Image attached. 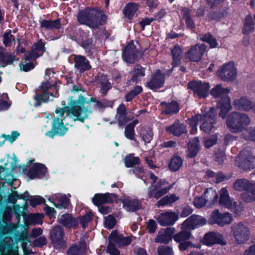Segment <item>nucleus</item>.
Listing matches in <instances>:
<instances>
[{
  "mask_svg": "<svg viewBox=\"0 0 255 255\" xmlns=\"http://www.w3.org/2000/svg\"><path fill=\"white\" fill-rule=\"evenodd\" d=\"M217 141V136L216 135H213L204 139V145L206 148H209L215 145Z\"/></svg>",
  "mask_w": 255,
  "mask_h": 255,
  "instance_id": "59",
  "label": "nucleus"
},
{
  "mask_svg": "<svg viewBox=\"0 0 255 255\" xmlns=\"http://www.w3.org/2000/svg\"><path fill=\"white\" fill-rule=\"evenodd\" d=\"M166 129L167 132L175 136H179L187 131L185 126L178 121L175 122L170 127H167Z\"/></svg>",
  "mask_w": 255,
  "mask_h": 255,
  "instance_id": "31",
  "label": "nucleus"
},
{
  "mask_svg": "<svg viewBox=\"0 0 255 255\" xmlns=\"http://www.w3.org/2000/svg\"><path fill=\"white\" fill-rule=\"evenodd\" d=\"M33 59H29L28 60H26V57H25L24 63H21L20 64V69L25 72H27L34 67V64L33 62H31V60Z\"/></svg>",
  "mask_w": 255,
  "mask_h": 255,
  "instance_id": "57",
  "label": "nucleus"
},
{
  "mask_svg": "<svg viewBox=\"0 0 255 255\" xmlns=\"http://www.w3.org/2000/svg\"><path fill=\"white\" fill-rule=\"evenodd\" d=\"M86 246L85 242H81L79 247L72 246L67 253L68 255H85Z\"/></svg>",
  "mask_w": 255,
  "mask_h": 255,
  "instance_id": "37",
  "label": "nucleus"
},
{
  "mask_svg": "<svg viewBox=\"0 0 255 255\" xmlns=\"http://www.w3.org/2000/svg\"><path fill=\"white\" fill-rule=\"evenodd\" d=\"M59 222L63 226L70 228H75L78 224V221L76 218H74L70 214H63L59 218Z\"/></svg>",
  "mask_w": 255,
  "mask_h": 255,
  "instance_id": "29",
  "label": "nucleus"
},
{
  "mask_svg": "<svg viewBox=\"0 0 255 255\" xmlns=\"http://www.w3.org/2000/svg\"><path fill=\"white\" fill-rule=\"evenodd\" d=\"M3 43L5 46H10L12 42L14 41V38L11 34V31L7 32L4 33L3 35Z\"/></svg>",
  "mask_w": 255,
  "mask_h": 255,
  "instance_id": "55",
  "label": "nucleus"
},
{
  "mask_svg": "<svg viewBox=\"0 0 255 255\" xmlns=\"http://www.w3.org/2000/svg\"><path fill=\"white\" fill-rule=\"evenodd\" d=\"M158 255H173L171 248L166 246H161L158 248Z\"/></svg>",
  "mask_w": 255,
  "mask_h": 255,
  "instance_id": "62",
  "label": "nucleus"
},
{
  "mask_svg": "<svg viewBox=\"0 0 255 255\" xmlns=\"http://www.w3.org/2000/svg\"><path fill=\"white\" fill-rule=\"evenodd\" d=\"M172 187V186L166 180H160L156 185L152 184L150 186L148 193V197H154L157 199L167 193Z\"/></svg>",
  "mask_w": 255,
  "mask_h": 255,
  "instance_id": "4",
  "label": "nucleus"
},
{
  "mask_svg": "<svg viewBox=\"0 0 255 255\" xmlns=\"http://www.w3.org/2000/svg\"><path fill=\"white\" fill-rule=\"evenodd\" d=\"M144 75L145 68L140 65H137L135 66L133 70L132 75L130 80L136 83L140 81L141 78Z\"/></svg>",
  "mask_w": 255,
  "mask_h": 255,
  "instance_id": "38",
  "label": "nucleus"
},
{
  "mask_svg": "<svg viewBox=\"0 0 255 255\" xmlns=\"http://www.w3.org/2000/svg\"><path fill=\"white\" fill-rule=\"evenodd\" d=\"M139 121L137 120H134L132 122L128 124L125 129V136L128 139L134 141L137 145H138V142L134 137V127L138 124Z\"/></svg>",
  "mask_w": 255,
  "mask_h": 255,
  "instance_id": "32",
  "label": "nucleus"
},
{
  "mask_svg": "<svg viewBox=\"0 0 255 255\" xmlns=\"http://www.w3.org/2000/svg\"><path fill=\"white\" fill-rule=\"evenodd\" d=\"M63 231L61 227L57 226L54 228L50 234V239L55 248H58L63 244Z\"/></svg>",
  "mask_w": 255,
  "mask_h": 255,
  "instance_id": "20",
  "label": "nucleus"
},
{
  "mask_svg": "<svg viewBox=\"0 0 255 255\" xmlns=\"http://www.w3.org/2000/svg\"><path fill=\"white\" fill-rule=\"evenodd\" d=\"M188 86L200 98H205L208 95L210 86L208 83L194 81L189 83Z\"/></svg>",
  "mask_w": 255,
  "mask_h": 255,
  "instance_id": "13",
  "label": "nucleus"
},
{
  "mask_svg": "<svg viewBox=\"0 0 255 255\" xmlns=\"http://www.w3.org/2000/svg\"><path fill=\"white\" fill-rule=\"evenodd\" d=\"M204 44H197L190 48L185 54V58L190 61L198 62L206 50Z\"/></svg>",
  "mask_w": 255,
  "mask_h": 255,
  "instance_id": "9",
  "label": "nucleus"
},
{
  "mask_svg": "<svg viewBox=\"0 0 255 255\" xmlns=\"http://www.w3.org/2000/svg\"><path fill=\"white\" fill-rule=\"evenodd\" d=\"M171 240L170 237L167 236V234L163 230H160L155 239V242L158 243H167Z\"/></svg>",
  "mask_w": 255,
  "mask_h": 255,
  "instance_id": "50",
  "label": "nucleus"
},
{
  "mask_svg": "<svg viewBox=\"0 0 255 255\" xmlns=\"http://www.w3.org/2000/svg\"><path fill=\"white\" fill-rule=\"evenodd\" d=\"M51 84L47 81L45 82H42L39 88V95H36L34 96L35 103L34 106L37 107L40 105L42 102H47L49 101L47 95V91L50 87Z\"/></svg>",
  "mask_w": 255,
  "mask_h": 255,
  "instance_id": "15",
  "label": "nucleus"
},
{
  "mask_svg": "<svg viewBox=\"0 0 255 255\" xmlns=\"http://www.w3.org/2000/svg\"><path fill=\"white\" fill-rule=\"evenodd\" d=\"M250 122L246 115H240V138L255 141V128L247 127Z\"/></svg>",
  "mask_w": 255,
  "mask_h": 255,
  "instance_id": "3",
  "label": "nucleus"
},
{
  "mask_svg": "<svg viewBox=\"0 0 255 255\" xmlns=\"http://www.w3.org/2000/svg\"><path fill=\"white\" fill-rule=\"evenodd\" d=\"M164 83V76L161 73L159 70H157L153 75L151 80L147 83V86L151 90L156 91L163 86Z\"/></svg>",
  "mask_w": 255,
  "mask_h": 255,
  "instance_id": "18",
  "label": "nucleus"
},
{
  "mask_svg": "<svg viewBox=\"0 0 255 255\" xmlns=\"http://www.w3.org/2000/svg\"><path fill=\"white\" fill-rule=\"evenodd\" d=\"M191 237L190 231L187 228H183V224L181 225V231L176 234L173 239L174 241L178 243L185 242L188 240Z\"/></svg>",
  "mask_w": 255,
  "mask_h": 255,
  "instance_id": "33",
  "label": "nucleus"
},
{
  "mask_svg": "<svg viewBox=\"0 0 255 255\" xmlns=\"http://www.w3.org/2000/svg\"><path fill=\"white\" fill-rule=\"evenodd\" d=\"M189 153L188 156L193 158L195 156L199 150V139L198 137H194L189 141L188 145Z\"/></svg>",
  "mask_w": 255,
  "mask_h": 255,
  "instance_id": "34",
  "label": "nucleus"
},
{
  "mask_svg": "<svg viewBox=\"0 0 255 255\" xmlns=\"http://www.w3.org/2000/svg\"><path fill=\"white\" fill-rule=\"evenodd\" d=\"M44 51V44L40 40L32 46L31 52L26 56V60L36 59L41 56Z\"/></svg>",
  "mask_w": 255,
  "mask_h": 255,
  "instance_id": "21",
  "label": "nucleus"
},
{
  "mask_svg": "<svg viewBox=\"0 0 255 255\" xmlns=\"http://www.w3.org/2000/svg\"><path fill=\"white\" fill-rule=\"evenodd\" d=\"M200 115H197L193 116L192 118L189 120V124L191 127L190 133L192 134H196L197 131V126L198 122L199 121Z\"/></svg>",
  "mask_w": 255,
  "mask_h": 255,
  "instance_id": "48",
  "label": "nucleus"
},
{
  "mask_svg": "<svg viewBox=\"0 0 255 255\" xmlns=\"http://www.w3.org/2000/svg\"><path fill=\"white\" fill-rule=\"evenodd\" d=\"M182 163V160L179 156H174L171 159L169 167L171 170L176 171L181 167Z\"/></svg>",
  "mask_w": 255,
  "mask_h": 255,
  "instance_id": "44",
  "label": "nucleus"
},
{
  "mask_svg": "<svg viewBox=\"0 0 255 255\" xmlns=\"http://www.w3.org/2000/svg\"><path fill=\"white\" fill-rule=\"evenodd\" d=\"M136 51L132 42L129 43L123 52V58L127 63H133L136 60Z\"/></svg>",
  "mask_w": 255,
  "mask_h": 255,
  "instance_id": "24",
  "label": "nucleus"
},
{
  "mask_svg": "<svg viewBox=\"0 0 255 255\" xmlns=\"http://www.w3.org/2000/svg\"><path fill=\"white\" fill-rule=\"evenodd\" d=\"M30 205L35 207L44 202V199L40 196H35L29 199Z\"/></svg>",
  "mask_w": 255,
  "mask_h": 255,
  "instance_id": "64",
  "label": "nucleus"
},
{
  "mask_svg": "<svg viewBox=\"0 0 255 255\" xmlns=\"http://www.w3.org/2000/svg\"><path fill=\"white\" fill-rule=\"evenodd\" d=\"M70 194H55L49 198V200L58 209L66 208L70 204Z\"/></svg>",
  "mask_w": 255,
  "mask_h": 255,
  "instance_id": "11",
  "label": "nucleus"
},
{
  "mask_svg": "<svg viewBox=\"0 0 255 255\" xmlns=\"http://www.w3.org/2000/svg\"><path fill=\"white\" fill-rule=\"evenodd\" d=\"M139 157L134 156L132 154L128 155L125 159V165L127 167H131L139 163Z\"/></svg>",
  "mask_w": 255,
  "mask_h": 255,
  "instance_id": "47",
  "label": "nucleus"
},
{
  "mask_svg": "<svg viewBox=\"0 0 255 255\" xmlns=\"http://www.w3.org/2000/svg\"><path fill=\"white\" fill-rule=\"evenodd\" d=\"M182 224L184 229L187 228L191 231L205 225L206 220L202 216L193 215L187 218Z\"/></svg>",
  "mask_w": 255,
  "mask_h": 255,
  "instance_id": "12",
  "label": "nucleus"
},
{
  "mask_svg": "<svg viewBox=\"0 0 255 255\" xmlns=\"http://www.w3.org/2000/svg\"><path fill=\"white\" fill-rule=\"evenodd\" d=\"M220 204L226 208L233 210L235 209L237 204L229 197L228 191L226 188H222L220 190Z\"/></svg>",
  "mask_w": 255,
  "mask_h": 255,
  "instance_id": "19",
  "label": "nucleus"
},
{
  "mask_svg": "<svg viewBox=\"0 0 255 255\" xmlns=\"http://www.w3.org/2000/svg\"><path fill=\"white\" fill-rule=\"evenodd\" d=\"M203 197L206 199L207 203L210 205L214 204L218 199V194L213 188L206 189L204 192Z\"/></svg>",
  "mask_w": 255,
  "mask_h": 255,
  "instance_id": "35",
  "label": "nucleus"
},
{
  "mask_svg": "<svg viewBox=\"0 0 255 255\" xmlns=\"http://www.w3.org/2000/svg\"><path fill=\"white\" fill-rule=\"evenodd\" d=\"M62 104L64 106L63 108H58L55 110V113L57 115L56 118H60L62 119L65 112H66L67 115L74 121L83 122L92 113L91 108L88 106V102H87L82 96L79 97V100H71L69 103V107L66 106L65 102H62Z\"/></svg>",
  "mask_w": 255,
  "mask_h": 255,
  "instance_id": "1",
  "label": "nucleus"
},
{
  "mask_svg": "<svg viewBox=\"0 0 255 255\" xmlns=\"http://www.w3.org/2000/svg\"><path fill=\"white\" fill-rule=\"evenodd\" d=\"M74 60L75 68L80 72L91 68L88 60L83 56L76 55L74 57Z\"/></svg>",
  "mask_w": 255,
  "mask_h": 255,
  "instance_id": "28",
  "label": "nucleus"
},
{
  "mask_svg": "<svg viewBox=\"0 0 255 255\" xmlns=\"http://www.w3.org/2000/svg\"><path fill=\"white\" fill-rule=\"evenodd\" d=\"M183 18L185 20L187 27L189 28H193L194 27V24L193 20L190 17L189 12L188 10L185 9L183 11Z\"/></svg>",
  "mask_w": 255,
  "mask_h": 255,
  "instance_id": "56",
  "label": "nucleus"
},
{
  "mask_svg": "<svg viewBox=\"0 0 255 255\" xmlns=\"http://www.w3.org/2000/svg\"><path fill=\"white\" fill-rule=\"evenodd\" d=\"M233 220V217L231 214L219 213L218 210H215L210 218L209 223L211 224H217L219 226H224L229 224Z\"/></svg>",
  "mask_w": 255,
  "mask_h": 255,
  "instance_id": "6",
  "label": "nucleus"
},
{
  "mask_svg": "<svg viewBox=\"0 0 255 255\" xmlns=\"http://www.w3.org/2000/svg\"><path fill=\"white\" fill-rule=\"evenodd\" d=\"M243 32L247 34L252 31L254 28V24L252 21V17L248 16L246 17L244 24Z\"/></svg>",
  "mask_w": 255,
  "mask_h": 255,
  "instance_id": "52",
  "label": "nucleus"
},
{
  "mask_svg": "<svg viewBox=\"0 0 255 255\" xmlns=\"http://www.w3.org/2000/svg\"><path fill=\"white\" fill-rule=\"evenodd\" d=\"M171 52L173 58L172 64L173 66H177L180 64L182 50L180 47L176 45L172 50Z\"/></svg>",
  "mask_w": 255,
  "mask_h": 255,
  "instance_id": "42",
  "label": "nucleus"
},
{
  "mask_svg": "<svg viewBox=\"0 0 255 255\" xmlns=\"http://www.w3.org/2000/svg\"><path fill=\"white\" fill-rule=\"evenodd\" d=\"M200 39L202 41L207 42L210 46L211 48H214L217 47L218 43L215 38L210 34H206L200 36Z\"/></svg>",
  "mask_w": 255,
  "mask_h": 255,
  "instance_id": "46",
  "label": "nucleus"
},
{
  "mask_svg": "<svg viewBox=\"0 0 255 255\" xmlns=\"http://www.w3.org/2000/svg\"><path fill=\"white\" fill-rule=\"evenodd\" d=\"M253 107L252 103L246 97H242L240 99V109L245 111H249Z\"/></svg>",
  "mask_w": 255,
  "mask_h": 255,
  "instance_id": "54",
  "label": "nucleus"
},
{
  "mask_svg": "<svg viewBox=\"0 0 255 255\" xmlns=\"http://www.w3.org/2000/svg\"><path fill=\"white\" fill-rule=\"evenodd\" d=\"M106 195L105 194H96L92 198L93 203L96 206L107 203Z\"/></svg>",
  "mask_w": 255,
  "mask_h": 255,
  "instance_id": "51",
  "label": "nucleus"
},
{
  "mask_svg": "<svg viewBox=\"0 0 255 255\" xmlns=\"http://www.w3.org/2000/svg\"><path fill=\"white\" fill-rule=\"evenodd\" d=\"M217 75L224 81H231L234 79L237 75V70L234 63L229 62L220 67L217 71Z\"/></svg>",
  "mask_w": 255,
  "mask_h": 255,
  "instance_id": "5",
  "label": "nucleus"
},
{
  "mask_svg": "<svg viewBox=\"0 0 255 255\" xmlns=\"http://www.w3.org/2000/svg\"><path fill=\"white\" fill-rule=\"evenodd\" d=\"M117 246L116 242H112L111 241V237L109 236V243L107 248L108 252L111 255H119L120 251L116 249Z\"/></svg>",
  "mask_w": 255,
  "mask_h": 255,
  "instance_id": "53",
  "label": "nucleus"
},
{
  "mask_svg": "<svg viewBox=\"0 0 255 255\" xmlns=\"http://www.w3.org/2000/svg\"><path fill=\"white\" fill-rule=\"evenodd\" d=\"M178 214L175 212L161 213L157 219L158 223L163 226H171L178 220Z\"/></svg>",
  "mask_w": 255,
  "mask_h": 255,
  "instance_id": "16",
  "label": "nucleus"
},
{
  "mask_svg": "<svg viewBox=\"0 0 255 255\" xmlns=\"http://www.w3.org/2000/svg\"><path fill=\"white\" fill-rule=\"evenodd\" d=\"M245 170H248L255 168V157L249 155L242 160L240 163V167Z\"/></svg>",
  "mask_w": 255,
  "mask_h": 255,
  "instance_id": "39",
  "label": "nucleus"
},
{
  "mask_svg": "<svg viewBox=\"0 0 255 255\" xmlns=\"http://www.w3.org/2000/svg\"><path fill=\"white\" fill-rule=\"evenodd\" d=\"M139 133L142 140L147 143L151 141L153 137V132L150 128L139 127Z\"/></svg>",
  "mask_w": 255,
  "mask_h": 255,
  "instance_id": "41",
  "label": "nucleus"
},
{
  "mask_svg": "<svg viewBox=\"0 0 255 255\" xmlns=\"http://www.w3.org/2000/svg\"><path fill=\"white\" fill-rule=\"evenodd\" d=\"M115 120L118 122L119 126H124L131 120L127 116L126 108L123 104H120L118 107Z\"/></svg>",
  "mask_w": 255,
  "mask_h": 255,
  "instance_id": "25",
  "label": "nucleus"
},
{
  "mask_svg": "<svg viewBox=\"0 0 255 255\" xmlns=\"http://www.w3.org/2000/svg\"><path fill=\"white\" fill-rule=\"evenodd\" d=\"M164 112L166 114H173L179 111V105L175 102L169 103H161V104Z\"/></svg>",
  "mask_w": 255,
  "mask_h": 255,
  "instance_id": "36",
  "label": "nucleus"
},
{
  "mask_svg": "<svg viewBox=\"0 0 255 255\" xmlns=\"http://www.w3.org/2000/svg\"><path fill=\"white\" fill-rule=\"evenodd\" d=\"M116 224V220L114 217L109 215L105 218V227L108 229H112Z\"/></svg>",
  "mask_w": 255,
  "mask_h": 255,
  "instance_id": "61",
  "label": "nucleus"
},
{
  "mask_svg": "<svg viewBox=\"0 0 255 255\" xmlns=\"http://www.w3.org/2000/svg\"><path fill=\"white\" fill-rule=\"evenodd\" d=\"M123 207L128 211H134L140 207V203L137 199H133L128 197H123L122 199Z\"/></svg>",
  "mask_w": 255,
  "mask_h": 255,
  "instance_id": "27",
  "label": "nucleus"
},
{
  "mask_svg": "<svg viewBox=\"0 0 255 255\" xmlns=\"http://www.w3.org/2000/svg\"><path fill=\"white\" fill-rule=\"evenodd\" d=\"M46 172L47 168L45 165L36 163L29 170L28 175L30 179L41 178L44 176Z\"/></svg>",
  "mask_w": 255,
  "mask_h": 255,
  "instance_id": "22",
  "label": "nucleus"
},
{
  "mask_svg": "<svg viewBox=\"0 0 255 255\" xmlns=\"http://www.w3.org/2000/svg\"><path fill=\"white\" fill-rule=\"evenodd\" d=\"M207 204V200L203 195L201 197H196L194 199V205L197 208H202Z\"/></svg>",
  "mask_w": 255,
  "mask_h": 255,
  "instance_id": "58",
  "label": "nucleus"
},
{
  "mask_svg": "<svg viewBox=\"0 0 255 255\" xmlns=\"http://www.w3.org/2000/svg\"><path fill=\"white\" fill-rule=\"evenodd\" d=\"M15 60H18V59L16 58L13 54H8L4 57L2 62L0 64L1 66L4 67L5 65L12 64Z\"/></svg>",
  "mask_w": 255,
  "mask_h": 255,
  "instance_id": "60",
  "label": "nucleus"
},
{
  "mask_svg": "<svg viewBox=\"0 0 255 255\" xmlns=\"http://www.w3.org/2000/svg\"><path fill=\"white\" fill-rule=\"evenodd\" d=\"M202 242L204 245L209 247L215 244H220L222 246L226 245V241L223 236L215 232L206 234L202 240Z\"/></svg>",
  "mask_w": 255,
  "mask_h": 255,
  "instance_id": "10",
  "label": "nucleus"
},
{
  "mask_svg": "<svg viewBox=\"0 0 255 255\" xmlns=\"http://www.w3.org/2000/svg\"><path fill=\"white\" fill-rule=\"evenodd\" d=\"M200 115L199 121L201 122L200 129L205 132L209 133L214 128L215 124V114L214 109H211L207 114Z\"/></svg>",
  "mask_w": 255,
  "mask_h": 255,
  "instance_id": "8",
  "label": "nucleus"
},
{
  "mask_svg": "<svg viewBox=\"0 0 255 255\" xmlns=\"http://www.w3.org/2000/svg\"><path fill=\"white\" fill-rule=\"evenodd\" d=\"M40 26L48 29H58L61 27V23L59 19L55 20H42L40 22Z\"/></svg>",
  "mask_w": 255,
  "mask_h": 255,
  "instance_id": "40",
  "label": "nucleus"
},
{
  "mask_svg": "<svg viewBox=\"0 0 255 255\" xmlns=\"http://www.w3.org/2000/svg\"><path fill=\"white\" fill-rule=\"evenodd\" d=\"M63 119L55 118L53 121L52 125V130L47 132L45 134L46 136L51 138H53L55 134L59 135H63L67 131L68 129L64 126V124L62 122Z\"/></svg>",
  "mask_w": 255,
  "mask_h": 255,
  "instance_id": "14",
  "label": "nucleus"
},
{
  "mask_svg": "<svg viewBox=\"0 0 255 255\" xmlns=\"http://www.w3.org/2000/svg\"><path fill=\"white\" fill-rule=\"evenodd\" d=\"M105 15L93 9H86L79 12L78 20L80 23L86 24L92 28H97L106 21Z\"/></svg>",
  "mask_w": 255,
  "mask_h": 255,
  "instance_id": "2",
  "label": "nucleus"
},
{
  "mask_svg": "<svg viewBox=\"0 0 255 255\" xmlns=\"http://www.w3.org/2000/svg\"><path fill=\"white\" fill-rule=\"evenodd\" d=\"M243 191L242 195L246 201H255V184L245 179L240 180V192Z\"/></svg>",
  "mask_w": 255,
  "mask_h": 255,
  "instance_id": "7",
  "label": "nucleus"
},
{
  "mask_svg": "<svg viewBox=\"0 0 255 255\" xmlns=\"http://www.w3.org/2000/svg\"><path fill=\"white\" fill-rule=\"evenodd\" d=\"M227 125L232 132H238L239 130V114L233 112L227 117Z\"/></svg>",
  "mask_w": 255,
  "mask_h": 255,
  "instance_id": "23",
  "label": "nucleus"
},
{
  "mask_svg": "<svg viewBox=\"0 0 255 255\" xmlns=\"http://www.w3.org/2000/svg\"><path fill=\"white\" fill-rule=\"evenodd\" d=\"M138 9V5L135 3H128L124 10L125 15L130 18L133 16Z\"/></svg>",
  "mask_w": 255,
  "mask_h": 255,
  "instance_id": "45",
  "label": "nucleus"
},
{
  "mask_svg": "<svg viewBox=\"0 0 255 255\" xmlns=\"http://www.w3.org/2000/svg\"><path fill=\"white\" fill-rule=\"evenodd\" d=\"M92 214L91 213L86 214L84 216L80 218V222L83 227L85 228L87 224L90 222L91 220Z\"/></svg>",
  "mask_w": 255,
  "mask_h": 255,
  "instance_id": "63",
  "label": "nucleus"
},
{
  "mask_svg": "<svg viewBox=\"0 0 255 255\" xmlns=\"http://www.w3.org/2000/svg\"><path fill=\"white\" fill-rule=\"evenodd\" d=\"M218 108L220 109L219 116L223 119L226 118L227 113L231 110V101L229 97L222 99L218 103Z\"/></svg>",
  "mask_w": 255,
  "mask_h": 255,
  "instance_id": "30",
  "label": "nucleus"
},
{
  "mask_svg": "<svg viewBox=\"0 0 255 255\" xmlns=\"http://www.w3.org/2000/svg\"><path fill=\"white\" fill-rule=\"evenodd\" d=\"M228 90L223 88L220 85H217L211 91V95L215 98H219L224 94L227 93Z\"/></svg>",
  "mask_w": 255,
  "mask_h": 255,
  "instance_id": "49",
  "label": "nucleus"
},
{
  "mask_svg": "<svg viewBox=\"0 0 255 255\" xmlns=\"http://www.w3.org/2000/svg\"><path fill=\"white\" fill-rule=\"evenodd\" d=\"M179 197L175 194L167 195L158 201L157 205L158 207L170 205L179 200Z\"/></svg>",
  "mask_w": 255,
  "mask_h": 255,
  "instance_id": "43",
  "label": "nucleus"
},
{
  "mask_svg": "<svg viewBox=\"0 0 255 255\" xmlns=\"http://www.w3.org/2000/svg\"><path fill=\"white\" fill-rule=\"evenodd\" d=\"M110 236L111 242H116L117 247L119 248L128 245L131 243L130 237H124L123 235L118 234L116 231H113Z\"/></svg>",
  "mask_w": 255,
  "mask_h": 255,
  "instance_id": "26",
  "label": "nucleus"
},
{
  "mask_svg": "<svg viewBox=\"0 0 255 255\" xmlns=\"http://www.w3.org/2000/svg\"><path fill=\"white\" fill-rule=\"evenodd\" d=\"M16 167V161L14 158H12L9 155H7V162L4 164V166H0V179H6L7 176H9Z\"/></svg>",
  "mask_w": 255,
  "mask_h": 255,
  "instance_id": "17",
  "label": "nucleus"
}]
</instances>
